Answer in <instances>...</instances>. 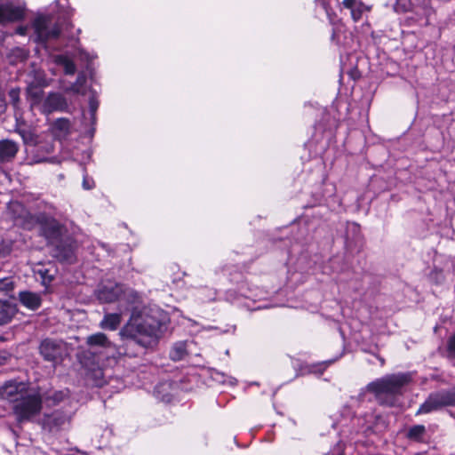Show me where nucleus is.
<instances>
[{
  "instance_id": "13",
  "label": "nucleus",
  "mask_w": 455,
  "mask_h": 455,
  "mask_svg": "<svg viewBox=\"0 0 455 455\" xmlns=\"http://www.w3.org/2000/svg\"><path fill=\"white\" fill-rule=\"evenodd\" d=\"M20 151L19 142L11 139L0 140V164L12 163Z\"/></svg>"
},
{
  "instance_id": "1",
  "label": "nucleus",
  "mask_w": 455,
  "mask_h": 455,
  "mask_svg": "<svg viewBox=\"0 0 455 455\" xmlns=\"http://www.w3.org/2000/svg\"><path fill=\"white\" fill-rule=\"evenodd\" d=\"M157 311L132 312L129 322L120 331V335L135 341L143 347H150L161 331L163 323Z\"/></svg>"
},
{
  "instance_id": "33",
  "label": "nucleus",
  "mask_w": 455,
  "mask_h": 455,
  "mask_svg": "<svg viewBox=\"0 0 455 455\" xmlns=\"http://www.w3.org/2000/svg\"><path fill=\"white\" fill-rule=\"evenodd\" d=\"M425 427L423 425H416L410 428L408 437L414 440H419L425 434Z\"/></svg>"
},
{
  "instance_id": "9",
  "label": "nucleus",
  "mask_w": 455,
  "mask_h": 455,
  "mask_svg": "<svg viewBox=\"0 0 455 455\" xmlns=\"http://www.w3.org/2000/svg\"><path fill=\"white\" fill-rule=\"evenodd\" d=\"M51 255L60 262L72 263L74 261V242L69 237H61L55 243L48 244Z\"/></svg>"
},
{
  "instance_id": "15",
  "label": "nucleus",
  "mask_w": 455,
  "mask_h": 455,
  "mask_svg": "<svg viewBox=\"0 0 455 455\" xmlns=\"http://www.w3.org/2000/svg\"><path fill=\"white\" fill-rule=\"evenodd\" d=\"M341 12H347L355 21L361 19L363 12L370 11V7L363 4V2H341Z\"/></svg>"
},
{
  "instance_id": "4",
  "label": "nucleus",
  "mask_w": 455,
  "mask_h": 455,
  "mask_svg": "<svg viewBox=\"0 0 455 455\" xmlns=\"http://www.w3.org/2000/svg\"><path fill=\"white\" fill-rule=\"evenodd\" d=\"M78 360L84 370L85 379L90 385L102 387L106 383L103 370L96 362L91 351L80 353Z\"/></svg>"
},
{
  "instance_id": "6",
  "label": "nucleus",
  "mask_w": 455,
  "mask_h": 455,
  "mask_svg": "<svg viewBox=\"0 0 455 455\" xmlns=\"http://www.w3.org/2000/svg\"><path fill=\"white\" fill-rule=\"evenodd\" d=\"M38 349L44 360L52 363H61L68 353L65 342L51 338L43 339Z\"/></svg>"
},
{
  "instance_id": "28",
  "label": "nucleus",
  "mask_w": 455,
  "mask_h": 455,
  "mask_svg": "<svg viewBox=\"0 0 455 455\" xmlns=\"http://www.w3.org/2000/svg\"><path fill=\"white\" fill-rule=\"evenodd\" d=\"M86 83V75L84 73H79L76 82L71 84L69 88H68L67 92H72L77 94H85L84 90L83 89L84 85Z\"/></svg>"
},
{
  "instance_id": "25",
  "label": "nucleus",
  "mask_w": 455,
  "mask_h": 455,
  "mask_svg": "<svg viewBox=\"0 0 455 455\" xmlns=\"http://www.w3.org/2000/svg\"><path fill=\"white\" fill-rule=\"evenodd\" d=\"M28 85L33 86H47L48 83L45 78L44 71L40 69H33L28 75Z\"/></svg>"
},
{
  "instance_id": "19",
  "label": "nucleus",
  "mask_w": 455,
  "mask_h": 455,
  "mask_svg": "<svg viewBox=\"0 0 455 455\" xmlns=\"http://www.w3.org/2000/svg\"><path fill=\"white\" fill-rule=\"evenodd\" d=\"M14 132L21 137L23 144L26 146L35 147L39 143V136L31 129L21 128L16 124Z\"/></svg>"
},
{
  "instance_id": "31",
  "label": "nucleus",
  "mask_w": 455,
  "mask_h": 455,
  "mask_svg": "<svg viewBox=\"0 0 455 455\" xmlns=\"http://www.w3.org/2000/svg\"><path fill=\"white\" fill-rule=\"evenodd\" d=\"M20 87L12 88L8 92L10 102L13 106L14 108H20Z\"/></svg>"
},
{
  "instance_id": "18",
  "label": "nucleus",
  "mask_w": 455,
  "mask_h": 455,
  "mask_svg": "<svg viewBox=\"0 0 455 455\" xmlns=\"http://www.w3.org/2000/svg\"><path fill=\"white\" fill-rule=\"evenodd\" d=\"M71 124L68 118H57L51 124V131L55 137L62 138L70 133Z\"/></svg>"
},
{
  "instance_id": "7",
  "label": "nucleus",
  "mask_w": 455,
  "mask_h": 455,
  "mask_svg": "<svg viewBox=\"0 0 455 455\" xmlns=\"http://www.w3.org/2000/svg\"><path fill=\"white\" fill-rule=\"evenodd\" d=\"M36 224L40 225L42 235L46 239L47 244L57 242L66 232L64 225L45 212L37 213Z\"/></svg>"
},
{
  "instance_id": "3",
  "label": "nucleus",
  "mask_w": 455,
  "mask_h": 455,
  "mask_svg": "<svg viewBox=\"0 0 455 455\" xmlns=\"http://www.w3.org/2000/svg\"><path fill=\"white\" fill-rule=\"evenodd\" d=\"M42 398L35 393L27 391L13 403V412L19 422L30 419L40 412Z\"/></svg>"
},
{
  "instance_id": "17",
  "label": "nucleus",
  "mask_w": 455,
  "mask_h": 455,
  "mask_svg": "<svg viewBox=\"0 0 455 455\" xmlns=\"http://www.w3.org/2000/svg\"><path fill=\"white\" fill-rule=\"evenodd\" d=\"M24 10L12 5L0 6V23L17 21L23 18Z\"/></svg>"
},
{
  "instance_id": "12",
  "label": "nucleus",
  "mask_w": 455,
  "mask_h": 455,
  "mask_svg": "<svg viewBox=\"0 0 455 455\" xmlns=\"http://www.w3.org/2000/svg\"><path fill=\"white\" fill-rule=\"evenodd\" d=\"M27 391L28 388L25 383L9 380L0 387V399L8 400L14 403Z\"/></svg>"
},
{
  "instance_id": "8",
  "label": "nucleus",
  "mask_w": 455,
  "mask_h": 455,
  "mask_svg": "<svg viewBox=\"0 0 455 455\" xmlns=\"http://www.w3.org/2000/svg\"><path fill=\"white\" fill-rule=\"evenodd\" d=\"M8 214L15 225L30 230L36 224L37 214H32L24 204L20 202H12L8 205Z\"/></svg>"
},
{
  "instance_id": "26",
  "label": "nucleus",
  "mask_w": 455,
  "mask_h": 455,
  "mask_svg": "<svg viewBox=\"0 0 455 455\" xmlns=\"http://www.w3.org/2000/svg\"><path fill=\"white\" fill-rule=\"evenodd\" d=\"M56 63L64 68L65 74L74 75L76 71L75 63L67 56L59 55L56 57Z\"/></svg>"
},
{
  "instance_id": "34",
  "label": "nucleus",
  "mask_w": 455,
  "mask_h": 455,
  "mask_svg": "<svg viewBox=\"0 0 455 455\" xmlns=\"http://www.w3.org/2000/svg\"><path fill=\"white\" fill-rule=\"evenodd\" d=\"M99 108V101L97 100L96 92L92 91V94L89 99V108L92 121L95 120L97 109Z\"/></svg>"
},
{
  "instance_id": "16",
  "label": "nucleus",
  "mask_w": 455,
  "mask_h": 455,
  "mask_svg": "<svg viewBox=\"0 0 455 455\" xmlns=\"http://www.w3.org/2000/svg\"><path fill=\"white\" fill-rule=\"evenodd\" d=\"M19 300L22 306L30 310H36L42 304L40 294L28 291H23L19 293Z\"/></svg>"
},
{
  "instance_id": "23",
  "label": "nucleus",
  "mask_w": 455,
  "mask_h": 455,
  "mask_svg": "<svg viewBox=\"0 0 455 455\" xmlns=\"http://www.w3.org/2000/svg\"><path fill=\"white\" fill-rule=\"evenodd\" d=\"M15 288V282L12 276L0 277V299L12 297Z\"/></svg>"
},
{
  "instance_id": "30",
  "label": "nucleus",
  "mask_w": 455,
  "mask_h": 455,
  "mask_svg": "<svg viewBox=\"0 0 455 455\" xmlns=\"http://www.w3.org/2000/svg\"><path fill=\"white\" fill-rule=\"evenodd\" d=\"M186 355V348L184 344H177L170 352V356L173 361L181 360Z\"/></svg>"
},
{
  "instance_id": "10",
  "label": "nucleus",
  "mask_w": 455,
  "mask_h": 455,
  "mask_svg": "<svg viewBox=\"0 0 455 455\" xmlns=\"http://www.w3.org/2000/svg\"><path fill=\"white\" fill-rule=\"evenodd\" d=\"M123 292V284L108 281L98 286L95 291V295L101 303H112L117 299H121Z\"/></svg>"
},
{
  "instance_id": "41",
  "label": "nucleus",
  "mask_w": 455,
  "mask_h": 455,
  "mask_svg": "<svg viewBox=\"0 0 455 455\" xmlns=\"http://www.w3.org/2000/svg\"><path fill=\"white\" fill-rule=\"evenodd\" d=\"M46 161V159H37V160H35V163H41V162H44Z\"/></svg>"
},
{
  "instance_id": "35",
  "label": "nucleus",
  "mask_w": 455,
  "mask_h": 455,
  "mask_svg": "<svg viewBox=\"0 0 455 455\" xmlns=\"http://www.w3.org/2000/svg\"><path fill=\"white\" fill-rule=\"evenodd\" d=\"M393 8L396 12H405L411 8V2H395Z\"/></svg>"
},
{
  "instance_id": "39",
  "label": "nucleus",
  "mask_w": 455,
  "mask_h": 455,
  "mask_svg": "<svg viewBox=\"0 0 455 455\" xmlns=\"http://www.w3.org/2000/svg\"><path fill=\"white\" fill-rule=\"evenodd\" d=\"M13 52L16 53L17 57L20 60H25L27 58V55L22 49L17 48L13 51Z\"/></svg>"
},
{
  "instance_id": "24",
  "label": "nucleus",
  "mask_w": 455,
  "mask_h": 455,
  "mask_svg": "<svg viewBox=\"0 0 455 455\" xmlns=\"http://www.w3.org/2000/svg\"><path fill=\"white\" fill-rule=\"evenodd\" d=\"M120 323H121V314H117V313L106 314L103 320L100 323V327L103 329L115 331L117 329V327L119 326Z\"/></svg>"
},
{
  "instance_id": "37",
  "label": "nucleus",
  "mask_w": 455,
  "mask_h": 455,
  "mask_svg": "<svg viewBox=\"0 0 455 455\" xmlns=\"http://www.w3.org/2000/svg\"><path fill=\"white\" fill-rule=\"evenodd\" d=\"M60 34V29L59 28L58 26L55 25L53 28H49L48 33L46 35L47 40L52 39V38H58Z\"/></svg>"
},
{
  "instance_id": "5",
  "label": "nucleus",
  "mask_w": 455,
  "mask_h": 455,
  "mask_svg": "<svg viewBox=\"0 0 455 455\" xmlns=\"http://www.w3.org/2000/svg\"><path fill=\"white\" fill-rule=\"evenodd\" d=\"M448 406H455V388L431 393L417 413H429Z\"/></svg>"
},
{
  "instance_id": "21",
  "label": "nucleus",
  "mask_w": 455,
  "mask_h": 455,
  "mask_svg": "<svg viewBox=\"0 0 455 455\" xmlns=\"http://www.w3.org/2000/svg\"><path fill=\"white\" fill-rule=\"evenodd\" d=\"M86 343L90 347H100L104 348H110L113 347V344L108 339L107 335L102 332H97L88 336L86 339Z\"/></svg>"
},
{
  "instance_id": "11",
  "label": "nucleus",
  "mask_w": 455,
  "mask_h": 455,
  "mask_svg": "<svg viewBox=\"0 0 455 455\" xmlns=\"http://www.w3.org/2000/svg\"><path fill=\"white\" fill-rule=\"evenodd\" d=\"M68 109L66 98L59 92H50L44 99L41 111L44 115H50L55 111L65 112Z\"/></svg>"
},
{
  "instance_id": "14",
  "label": "nucleus",
  "mask_w": 455,
  "mask_h": 455,
  "mask_svg": "<svg viewBox=\"0 0 455 455\" xmlns=\"http://www.w3.org/2000/svg\"><path fill=\"white\" fill-rule=\"evenodd\" d=\"M68 422V417L61 411H54L43 419V428L49 432H57Z\"/></svg>"
},
{
  "instance_id": "42",
  "label": "nucleus",
  "mask_w": 455,
  "mask_h": 455,
  "mask_svg": "<svg viewBox=\"0 0 455 455\" xmlns=\"http://www.w3.org/2000/svg\"><path fill=\"white\" fill-rule=\"evenodd\" d=\"M323 7H324V9H327L326 2H323Z\"/></svg>"
},
{
  "instance_id": "2",
  "label": "nucleus",
  "mask_w": 455,
  "mask_h": 455,
  "mask_svg": "<svg viewBox=\"0 0 455 455\" xmlns=\"http://www.w3.org/2000/svg\"><path fill=\"white\" fill-rule=\"evenodd\" d=\"M411 381V373L390 374L369 383L366 389L374 394L380 405L394 406L395 397L402 395L403 387Z\"/></svg>"
},
{
  "instance_id": "36",
  "label": "nucleus",
  "mask_w": 455,
  "mask_h": 455,
  "mask_svg": "<svg viewBox=\"0 0 455 455\" xmlns=\"http://www.w3.org/2000/svg\"><path fill=\"white\" fill-rule=\"evenodd\" d=\"M326 455H345L344 444L341 443H338L331 451L326 453Z\"/></svg>"
},
{
  "instance_id": "32",
  "label": "nucleus",
  "mask_w": 455,
  "mask_h": 455,
  "mask_svg": "<svg viewBox=\"0 0 455 455\" xmlns=\"http://www.w3.org/2000/svg\"><path fill=\"white\" fill-rule=\"evenodd\" d=\"M121 299L126 300L129 304H133L139 300L140 297L135 291L124 287V292L122 293Z\"/></svg>"
},
{
  "instance_id": "38",
  "label": "nucleus",
  "mask_w": 455,
  "mask_h": 455,
  "mask_svg": "<svg viewBox=\"0 0 455 455\" xmlns=\"http://www.w3.org/2000/svg\"><path fill=\"white\" fill-rule=\"evenodd\" d=\"M448 350L449 353L455 357V335L452 336L448 342Z\"/></svg>"
},
{
  "instance_id": "27",
  "label": "nucleus",
  "mask_w": 455,
  "mask_h": 455,
  "mask_svg": "<svg viewBox=\"0 0 455 455\" xmlns=\"http://www.w3.org/2000/svg\"><path fill=\"white\" fill-rule=\"evenodd\" d=\"M68 395V390H59V391H53L49 392L45 395V400L48 403H51V405H57L60 402H62L65 398H67Z\"/></svg>"
},
{
  "instance_id": "22",
  "label": "nucleus",
  "mask_w": 455,
  "mask_h": 455,
  "mask_svg": "<svg viewBox=\"0 0 455 455\" xmlns=\"http://www.w3.org/2000/svg\"><path fill=\"white\" fill-rule=\"evenodd\" d=\"M50 20L47 17L40 16L35 20L34 28L41 41H47Z\"/></svg>"
},
{
  "instance_id": "29",
  "label": "nucleus",
  "mask_w": 455,
  "mask_h": 455,
  "mask_svg": "<svg viewBox=\"0 0 455 455\" xmlns=\"http://www.w3.org/2000/svg\"><path fill=\"white\" fill-rule=\"evenodd\" d=\"M44 86L27 85L26 92L28 96L35 102H39L44 96Z\"/></svg>"
},
{
  "instance_id": "40",
  "label": "nucleus",
  "mask_w": 455,
  "mask_h": 455,
  "mask_svg": "<svg viewBox=\"0 0 455 455\" xmlns=\"http://www.w3.org/2000/svg\"><path fill=\"white\" fill-rule=\"evenodd\" d=\"M83 185H84V188H86V189H90L91 188V187L88 186L87 181L85 180H84Z\"/></svg>"
},
{
  "instance_id": "20",
  "label": "nucleus",
  "mask_w": 455,
  "mask_h": 455,
  "mask_svg": "<svg viewBox=\"0 0 455 455\" xmlns=\"http://www.w3.org/2000/svg\"><path fill=\"white\" fill-rule=\"evenodd\" d=\"M15 313V307L8 299H0V325L9 323Z\"/></svg>"
}]
</instances>
